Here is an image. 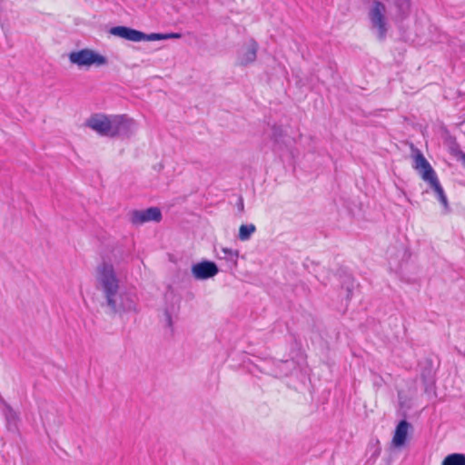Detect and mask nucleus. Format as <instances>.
Here are the masks:
<instances>
[{
  "mask_svg": "<svg viewBox=\"0 0 465 465\" xmlns=\"http://www.w3.org/2000/svg\"><path fill=\"white\" fill-rule=\"evenodd\" d=\"M96 280L101 286L108 305L115 309V296L119 290V281L116 277L114 266L104 262L97 267Z\"/></svg>",
  "mask_w": 465,
  "mask_h": 465,
  "instance_id": "nucleus-1",
  "label": "nucleus"
},
{
  "mask_svg": "<svg viewBox=\"0 0 465 465\" xmlns=\"http://www.w3.org/2000/svg\"><path fill=\"white\" fill-rule=\"evenodd\" d=\"M126 122L124 115H117L111 119L104 114H96L86 121V125L100 135L114 136L119 134L121 127Z\"/></svg>",
  "mask_w": 465,
  "mask_h": 465,
  "instance_id": "nucleus-2",
  "label": "nucleus"
},
{
  "mask_svg": "<svg viewBox=\"0 0 465 465\" xmlns=\"http://www.w3.org/2000/svg\"><path fill=\"white\" fill-rule=\"evenodd\" d=\"M386 6L380 1H374L370 10L369 16L372 25L378 29V36L381 40H383L387 33L386 25Z\"/></svg>",
  "mask_w": 465,
  "mask_h": 465,
  "instance_id": "nucleus-3",
  "label": "nucleus"
},
{
  "mask_svg": "<svg viewBox=\"0 0 465 465\" xmlns=\"http://www.w3.org/2000/svg\"><path fill=\"white\" fill-rule=\"evenodd\" d=\"M69 59L71 63L78 66H91L92 64L102 65L106 63L105 57L88 49L72 52L69 54Z\"/></svg>",
  "mask_w": 465,
  "mask_h": 465,
  "instance_id": "nucleus-4",
  "label": "nucleus"
},
{
  "mask_svg": "<svg viewBox=\"0 0 465 465\" xmlns=\"http://www.w3.org/2000/svg\"><path fill=\"white\" fill-rule=\"evenodd\" d=\"M162 213L158 207H150L146 210H134L131 213V222L133 224H143L148 222H160Z\"/></svg>",
  "mask_w": 465,
  "mask_h": 465,
  "instance_id": "nucleus-5",
  "label": "nucleus"
},
{
  "mask_svg": "<svg viewBox=\"0 0 465 465\" xmlns=\"http://www.w3.org/2000/svg\"><path fill=\"white\" fill-rule=\"evenodd\" d=\"M413 167L420 173L421 178L428 183H430L434 179L438 178L430 163L419 150L414 154Z\"/></svg>",
  "mask_w": 465,
  "mask_h": 465,
  "instance_id": "nucleus-6",
  "label": "nucleus"
},
{
  "mask_svg": "<svg viewBox=\"0 0 465 465\" xmlns=\"http://www.w3.org/2000/svg\"><path fill=\"white\" fill-rule=\"evenodd\" d=\"M192 273L195 279H208L218 273V267L213 262L203 261L193 265Z\"/></svg>",
  "mask_w": 465,
  "mask_h": 465,
  "instance_id": "nucleus-7",
  "label": "nucleus"
},
{
  "mask_svg": "<svg viewBox=\"0 0 465 465\" xmlns=\"http://www.w3.org/2000/svg\"><path fill=\"white\" fill-rule=\"evenodd\" d=\"M110 33L132 42H141L144 40V33L126 26H114L111 28Z\"/></svg>",
  "mask_w": 465,
  "mask_h": 465,
  "instance_id": "nucleus-8",
  "label": "nucleus"
},
{
  "mask_svg": "<svg viewBox=\"0 0 465 465\" xmlns=\"http://www.w3.org/2000/svg\"><path fill=\"white\" fill-rule=\"evenodd\" d=\"M411 428V424L406 420H401L394 430L391 444L396 448L404 446Z\"/></svg>",
  "mask_w": 465,
  "mask_h": 465,
  "instance_id": "nucleus-9",
  "label": "nucleus"
},
{
  "mask_svg": "<svg viewBox=\"0 0 465 465\" xmlns=\"http://www.w3.org/2000/svg\"><path fill=\"white\" fill-rule=\"evenodd\" d=\"M441 465H465V455L461 453L450 454L445 457Z\"/></svg>",
  "mask_w": 465,
  "mask_h": 465,
  "instance_id": "nucleus-10",
  "label": "nucleus"
},
{
  "mask_svg": "<svg viewBox=\"0 0 465 465\" xmlns=\"http://www.w3.org/2000/svg\"><path fill=\"white\" fill-rule=\"evenodd\" d=\"M258 50V45L255 41H252L251 45L246 49L242 61V64L252 63L256 59V54Z\"/></svg>",
  "mask_w": 465,
  "mask_h": 465,
  "instance_id": "nucleus-11",
  "label": "nucleus"
},
{
  "mask_svg": "<svg viewBox=\"0 0 465 465\" xmlns=\"http://www.w3.org/2000/svg\"><path fill=\"white\" fill-rule=\"evenodd\" d=\"M256 227L253 224H242L239 228V239L241 241H247L251 235L255 232Z\"/></svg>",
  "mask_w": 465,
  "mask_h": 465,
  "instance_id": "nucleus-12",
  "label": "nucleus"
},
{
  "mask_svg": "<svg viewBox=\"0 0 465 465\" xmlns=\"http://www.w3.org/2000/svg\"><path fill=\"white\" fill-rule=\"evenodd\" d=\"M434 192L437 193L439 200L443 205H447V198L444 193V191L438 180V178L434 179L430 183H429Z\"/></svg>",
  "mask_w": 465,
  "mask_h": 465,
  "instance_id": "nucleus-13",
  "label": "nucleus"
},
{
  "mask_svg": "<svg viewBox=\"0 0 465 465\" xmlns=\"http://www.w3.org/2000/svg\"><path fill=\"white\" fill-rule=\"evenodd\" d=\"M164 39H166L165 35L153 33L151 35L144 34L143 41H155V40H164Z\"/></svg>",
  "mask_w": 465,
  "mask_h": 465,
  "instance_id": "nucleus-14",
  "label": "nucleus"
},
{
  "mask_svg": "<svg viewBox=\"0 0 465 465\" xmlns=\"http://www.w3.org/2000/svg\"><path fill=\"white\" fill-rule=\"evenodd\" d=\"M166 36V39H170V38H180L181 37V35L178 34V33H172V34H166L165 35Z\"/></svg>",
  "mask_w": 465,
  "mask_h": 465,
  "instance_id": "nucleus-15",
  "label": "nucleus"
},
{
  "mask_svg": "<svg viewBox=\"0 0 465 465\" xmlns=\"http://www.w3.org/2000/svg\"><path fill=\"white\" fill-rule=\"evenodd\" d=\"M459 158L462 162V163L465 165V153L460 152L459 153Z\"/></svg>",
  "mask_w": 465,
  "mask_h": 465,
  "instance_id": "nucleus-16",
  "label": "nucleus"
}]
</instances>
